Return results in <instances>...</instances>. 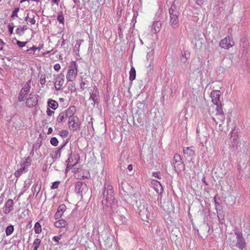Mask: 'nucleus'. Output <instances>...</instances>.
Here are the masks:
<instances>
[{
	"label": "nucleus",
	"mask_w": 250,
	"mask_h": 250,
	"mask_svg": "<svg viewBox=\"0 0 250 250\" xmlns=\"http://www.w3.org/2000/svg\"><path fill=\"white\" fill-rule=\"evenodd\" d=\"M209 113L213 117L214 121L220 126L225 121V116L222 104H214L211 105L209 109Z\"/></svg>",
	"instance_id": "f257e3e1"
},
{
	"label": "nucleus",
	"mask_w": 250,
	"mask_h": 250,
	"mask_svg": "<svg viewBox=\"0 0 250 250\" xmlns=\"http://www.w3.org/2000/svg\"><path fill=\"white\" fill-rule=\"evenodd\" d=\"M139 215L142 219L147 222L153 217V208L152 207L146 205H140L139 207Z\"/></svg>",
	"instance_id": "f03ea898"
},
{
	"label": "nucleus",
	"mask_w": 250,
	"mask_h": 250,
	"mask_svg": "<svg viewBox=\"0 0 250 250\" xmlns=\"http://www.w3.org/2000/svg\"><path fill=\"white\" fill-rule=\"evenodd\" d=\"M78 66L76 61L71 62L68 66L66 75V81L68 82H73L78 75Z\"/></svg>",
	"instance_id": "7ed1b4c3"
},
{
	"label": "nucleus",
	"mask_w": 250,
	"mask_h": 250,
	"mask_svg": "<svg viewBox=\"0 0 250 250\" xmlns=\"http://www.w3.org/2000/svg\"><path fill=\"white\" fill-rule=\"evenodd\" d=\"M73 115L71 114L69 115L68 126L70 130L76 131L80 128L81 122L77 116H73Z\"/></svg>",
	"instance_id": "20e7f679"
},
{
	"label": "nucleus",
	"mask_w": 250,
	"mask_h": 250,
	"mask_svg": "<svg viewBox=\"0 0 250 250\" xmlns=\"http://www.w3.org/2000/svg\"><path fill=\"white\" fill-rule=\"evenodd\" d=\"M219 45L222 48L229 49L234 45V42L232 38L228 36L221 40L219 42Z\"/></svg>",
	"instance_id": "39448f33"
},
{
	"label": "nucleus",
	"mask_w": 250,
	"mask_h": 250,
	"mask_svg": "<svg viewBox=\"0 0 250 250\" xmlns=\"http://www.w3.org/2000/svg\"><path fill=\"white\" fill-rule=\"evenodd\" d=\"M169 12L170 14L169 23L170 25L173 28H175L179 22L177 12L175 11L172 6L170 8Z\"/></svg>",
	"instance_id": "423d86ee"
},
{
	"label": "nucleus",
	"mask_w": 250,
	"mask_h": 250,
	"mask_svg": "<svg viewBox=\"0 0 250 250\" xmlns=\"http://www.w3.org/2000/svg\"><path fill=\"white\" fill-rule=\"evenodd\" d=\"M114 197L113 194V191L112 190H104V197L102 201L103 204H104L105 206L107 205V204H111L114 202Z\"/></svg>",
	"instance_id": "0eeeda50"
},
{
	"label": "nucleus",
	"mask_w": 250,
	"mask_h": 250,
	"mask_svg": "<svg viewBox=\"0 0 250 250\" xmlns=\"http://www.w3.org/2000/svg\"><path fill=\"white\" fill-rule=\"evenodd\" d=\"M75 110L74 106H71L68 108L65 112H62L59 114L57 117V121L58 122H62L64 119L66 118L68 116L71 114H74Z\"/></svg>",
	"instance_id": "6e6552de"
},
{
	"label": "nucleus",
	"mask_w": 250,
	"mask_h": 250,
	"mask_svg": "<svg viewBox=\"0 0 250 250\" xmlns=\"http://www.w3.org/2000/svg\"><path fill=\"white\" fill-rule=\"evenodd\" d=\"M221 92L220 90H213L210 94L211 101L214 104H222L220 101Z\"/></svg>",
	"instance_id": "1a4fd4ad"
},
{
	"label": "nucleus",
	"mask_w": 250,
	"mask_h": 250,
	"mask_svg": "<svg viewBox=\"0 0 250 250\" xmlns=\"http://www.w3.org/2000/svg\"><path fill=\"white\" fill-rule=\"evenodd\" d=\"M237 242L236 247L241 250H243L246 247V242L241 234H237Z\"/></svg>",
	"instance_id": "9d476101"
},
{
	"label": "nucleus",
	"mask_w": 250,
	"mask_h": 250,
	"mask_svg": "<svg viewBox=\"0 0 250 250\" xmlns=\"http://www.w3.org/2000/svg\"><path fill=\"white\" fill-rule=\"evenodd\" d=\"M54 81V84L56 89L57 90H60L64 83V80L63 79V76H61L60 75H57L55 78Z\"/></svg>",
	"instance_id": "9b49d317"
},
{
	"label": "nucleus",
	"mask_w": 250,
	"mask_h": 250,
	"mask_svg": "<svg viewBox=\"0 0 250 250\" xmlns=\"http://www.w3.org/2000/svg\"><path fill=\"white\" fill-rule=\"evenodd\" d=\"M66 207L64 204L60 205L58 208L56 213L54 215V217L56 219L60 218L64 212L66 210Z\"/></svg>",
	"instance_id": "f8f14e48"
},
{
	"label": "nucleus",
	"mask_w": 250,
	"mask_h": 250,
	"mask_svg": "<svg viewBox=\"0 0 250 250\" xmlns=\"http://www.w3.org/2000/svg\"><path fill=\"white\" fill-rule=\"evenodd\" d=\"M183 152L187 157H191L195 155L194 147L193 146L185 147L183 149Z\"/></svg>",
	"instance_id": "ddd939ff"
},
{
	"label": "nucleus",
	"mask_w": 250,
	"mask_h": 250,
	"mask_svg": "<svg viewBox=\"0 0 250 250\" xmlns=\"http://www.w3.org/2000/svg\"><path fill=\"white\" fill-rule=\"evenodd\" d=\"M173 165L175 171L178 173L184 170L185 169V164L182 161L179 162L174 163Z\"/></svg>",
	"instance_id": "4468645a"
},
{
	"label": "nucleus",
	"mask_w": 250,
	"mask_h": 250,
	"mask_svg": "<svg viewBox=\"0 0 250 250\" xmlns=\"http://www.w3.org/2000/svg\"><path fill=\"white\" fill-rule=\"evenodd\" d=\"M13 201L12 199H8L6 202L5 208L3 212L5 214H8L10 212L13 206Z\"/></svg>",
	"instance_id": "2eb2a0df"
},
{
	"label": "nucleus",
	"mask_w": 250,
	"mask_h": 250,
	"mask_svg": "<svg viewBox=\"0 0 250 250\" xmlns=\"http://www.w3.org/2000/svg\"><path fill=\"white\" fill-rule=\"evenodd\" d=\"M24 20L29 22L31 25H34L36 23V20L35 19V15L33 13H28L27 16L25 17Z\"/></svg>",
	"instance_id": "dca6fc26"
},
{
	"label": "nucleus",
	"mask_w": 250,
	"mask_h": 250,
	"mask_svg": "<svg viewBox=\"0 0 250 250\" xmlns=\"http://www.w3.org/2000/svg\"><path fill=\"white\" fill-rule=\"evenodd\" d=\"M67 225V223L64 219H59L54 222V226L58 228L65 227Z\"/></svg>",
	"instance_id": "f3484780"
},
{
	"label": "nucleus",
	"mask_w": 250,
	"mask_h": 250,
	"mask_svg": "<svg viewBox=\"0 0 250 250\" xmlns=\"http://www.w3.org/2000/svg\"><path fill=\"white\" fill-rule=\"evenodd\" d=\"M48 105L49 107L55 110L58 107V104L56 101L50 100L48 102Z\"/></svg>",
	"instance_id": "a211bd4d"
},
{
	"label": "nucleus",
	"mask_w": 250,
	"mask_h": 250,
	"mask_svg": "<svg viewBox=\"0 0 250 250\" xmlns=\"http://www.w3.org/2000/svg\"><path fill=\"white\" fill-rule=\"evenodd\" d=\"M162 24L160 21H157L153 25V29L155 33L159 32L161 28Z\"/></svg>",
	"instance_id": "6ab92c4d"
},
{
	"label": "nucleus",
	"mask_w": 250,
	"mask_h": 250,
	"mask_svg": "<svg viewBox=\"0 0 250 250\" xmlns=\"http://www.w3.org/2000/svg\"><path fill=\"white\" fill-rule=\"evenodd\" d=\"M41 240L40 239L36 238L35 239L33 244L32 250H38L41 245Z\"/></svg>",
	"instance_id": "aec40b11"
},
{
	"label": "nucleus",
	"mask_w": 250,
	"mask_h": 250,
	"mask_svg": "<svg viewBox=\"0 0 250 250\" xmlns=\"http://www.w3.org/2000/svg\"><path fill=\"white\" fill-rule=\"evenodd\" d=\"M136 78V70L134 67H132L129 72V80L133 81Z\"/></svg>",
	"instance_id": "412c9836"
},
{
	"label": "nucleus",
	"mask_w": 250,
	"mask_h": 250,
	"mask_svg": "<svg viewBox=\"0 0 250 250\" xmlns=\"http://www.w3.org/2000/svg\"><path fill=\"white\" fill-rule=\"evenodd\" d=\"M62 147V146L60 148L58 149V150L54 151L51 154L52 158H56L60 157L61 155V149Z\"/></svg>",
	"instance_id": "4be33fe9"
},
{
	"label": "nucleus",
	"mask_w": 250,
	"mask_h": 250,
	"mask_svg": "<svg viewBox=\"0 0 250 250\" xmlns=\"http://www.w3.org/2000/svg\"><path fill=\"white\" fill-rule=\"evenodd\" d=\"M34 231L35 233L40 234L42 231V226L39 222H36L34 226Z\"/></svg>",
	"instance_id": "5701e85b"
},
{
	"label": "nucleus",
	"mask_w": 250,
	"mask_h": 250,
	"mask_svg": "<svg viewBox=\"0 0 250 250\" xmlns=\"http://www.w3.org/2000/svg\"><path fill=\"white\" fill-rule=\"evenodd\" d=\"M14 230V226L12 225L7 226L5 229V233L7 236L11 235Z\"/></svg>",
	"instance_id": "b1692460"
},
{
	"label": "nucleus",
	"mask_w": 250,
	"mask_h": 250,
	"mask_svg": "<svg viewBox=\"0 0 250 250\" xmlns=\"http://www.w3.org/2000/svg\"><path fill=\"white\" fill-rule=\"evenodd\" d=\"M31 160L29 157L26 158L21 165L22 167H24L25 169L26 167H29L31 165Z\"/></svg>",
	"instance_id": "393cba45"
},
{
	"label": "nucleus",
	"mask_w": 250,
	"mask_h": 250,
	"mask_svg": "<svg viewBox=\"0 0 250 250\" xmlns=\"http://www.w3.org/2000/svg\"><path fill=\"white\" fill-rule=\"evenodd\" d=\"M27 29V26L23 25L22 27H20L16 29V33L21 35V33H23L24 31Z\"/></svg>",
	"instance_id": "a878e982"
},
{
	"label": "nucleus",
	"mask_w": 250,
	"mask_h": 250,
	"mask_svg": "<svg viewBox=\"0 0 250 250\" xmlns=\"http://www.w3.org/2000/svg\"><path fill=\"white\" fill-rule=\"evenodd\" d=\"M38 49V47L36 46L33 45L32 47L26 50V52L28 53L29 55L33 56L34 54V52Z\"/></svg>",
	"instance_id": "bb28decb"
},
{
	"label": "nucleus",
	"mask_w": 250,
	"mask_h": 250,
	"mask_svg": "<svg viewBox=\"0 0 250 250\" xmlns=\"http://www.w3.org/2000/svg\"><path fill=\"white\" fill-rule=\"evenodd\" d=\"M25 170L24 167H21L20 169H18L15 173V175L16 177H20L23 172Z\"/></svg>",
	"instance_id": "cd10ccee"
},
{
	"label": "nucleus",
	"mask_w": 250,
	"mask_h": 250,
	"mask_svg": "<svg viewBox=\"0 0 250 250\" xmlns=\"http://www.w3.org/2000/svg\"><path fill=\"white\" fill-rule=\"evenodd\" d=\"M50 143L52 146H56L58 145L59 141L57 138L54 137L51 138Z\"/></svg>",
	"instance_id": "c85d7f7f"
},
{
	"label": "nucleus",
	"mask_w": 250,
	"mask_h": 250,
	"mask_svg": "<svg viewBox=\"0 0 250 250\" xmlns=\"http://www.w3.org/2000/svg\"><path fill=\"white\" fill-rule=\"evenodd\" d=\"M173 163L176 162H179L180 161H182V158L180 155L178 154H175L173 158Z\"/></svg>",
	"instance_id": "c756f323"
},
{
	"label": "nucleus",
	"mask_w": 250,
	"mask_h": 250,
	"mask_svg": "<svg viewBox=\"0 0 250 250\" xmlns=\"http://www.w3.org/2000/svg\"><path fill=\"white\" fill-rule=\"evenodd\" d=\"M69 134L68 131L67 130H62L59 132V135L64 138H66Z\"/></svg>",
	"instance_id": "7c9ffc66"
},
{
	"label": "nucleus",
	"mask_w": 250,
	"mask_h": 250,
	"mask_svg": "<svg viewBox=\"0 0 250 250\" xmlns=\"http://www.w3.org/2000/svg\"><path fill=\"white\" fill-rule=\"evenodd\" d=\"M20 9L19 8H16L14 9V10L12 12L11 18L14 19L15 17H18V13Z\"/></svg>",
	"instance_id": "2f4dec72"
},
{
	"label": "nucleus",
	"mask_w": 250,
	"mask_h": 250,
	"mask_svg": "<svg viewBox=\"0 0 250 250\" xmlns=\"http://www.w3.org/2000/svg\"><path fill=\"white\" fill-rule=\"evenodd\" d=\"M30 87H26L22 88L21 91V92L23 93L24 96H27L29 91Z\"/></svg>",
	"instance_id": "473e14b6"
},
{
	"label": "nucleus",
	"mask_w": 250,
	"mask_h": 250,
	"mask_svg": "<svg viewBox=\"0 0 250 250\" xmlns=\"http://www.w3.org/2000/svg\"><path fill=\"white\" fill-rule=\"evenodd\" d=\"M9 32L10 35L12 34L13 33V29L14 27V24L13 23H10L8 25Z\"/></svg>",
	"instance_id": "72a5a7b5"
},
{
	"label": "nucleus",
	"mask_w": 250,
	"mask_h": 250,
	"mask_svg": "<svg viewBox=\"0 0 250 250\" xmlns=\"http://www.w3.org/2000/svg\"><path fill=\"white\" fill-rule=\"evenodd\" d=\"M26 98V96H24V95L23 93L21 92L18 97V99L19 101L21 102L24 101L25 100Z\"/></svg>",
	"instance_id": "f704fd0d"
},
{
	"label": "nucleus",
	"mask_w": 250,
	"mask_h": 250,
	"mask_svg": "<svg viewBox=\"0 0 250 250\" xmlns=\"http://www.w3.org/2000/svg\"><path fill=\"white\" fill-rule=\"evenodd\" d=\"M27 43V42H22L19 41H17V44L18 45V46L20 47H22L25 46L26 44Z\"/></svg>",
	"instance_id": "c9c22d12"
},
{
	"label": "nucleus",
	"mask_w": 250,
	"mask_h": 250,
	"mask_svg": "<svg viewBox=\"0 0 250 250\" xmlns=\"http://www.w3.org/2000/svg\"><path fill=\"white\" fill-rule=\"evenodd\" d=\"M62 234H60L58 236H54L53 238V240L55 242H57L58 243H59V241L62 238Z\"/></svg>",
	"instance_id": "e433bc0d"
},
{
	"label": "nucleus",
	"mask_w": 250,
	"mask_h": 250,
	"mask_svg": "<svg viewBox=\"0 0 250 250\" xmlns=\"http://www.w3.org/2000/svg\"><path fill=\"white\" fill-rule=\"evenodd\" d=\"M60 182L59 181L54 182L51 187V189H55L58 188L59 185L60 184Z\"/></svg>",
	"instance_id": "4c0bfd02"
},
{
	"label": "nucleus",
	"mask_w": 250,
	"mask_h": 250,
	"mask_svg": "<svg viewBox=\"0 0 250 250\" xmlns=\"http://www.w3.org/2000/svg\"><path fill=\"white\" fill-rule=\"evenodd\" d=\"M57 20L60 23H63V22H64L63 16L62 14L58 15V16L57 17Z\"/></svg>",
	"instance_id": "58836bf2"
},
{
	"label": "nucleus",
	"mask_w": 250,
	"mask_h": 250,
	"mask_svg": "<svg viewBox=\"0 0 250 250\" xmlns=\"http://www.w3.org/2000/svg\"><path fill=\"white\" fill-rule=\"evenodd\" d=\"M54 68L56 71H59L61 69V65L59 63H56L54 65Z\"/></svg>",
	"instance_id": "ea45409f"
},
{
	"label": "nucleus",
	"mask_w": 250,
	"mask_h": 250,
	"mask_svg": "<svg viewBox=\"0 0 250 250\" xmlns=\"http://www.w3.org/2000/svg\"><path fill=\"white\" fill-rule=\"evenodd\" d=\"M46 113L48 116H51L52 115V114L54 113V112L53 111L51 110L50 109L48 108L47 109Z\"/></svg>",
	"instance_id": "a19ab883"
},
{
	"label": "nucleus",
	"mask_w": 250,
	"mask_h": 250,
	"mask_svg": "<svg viewBox=\"0 0 250 250\" xmlns=\"http://www.w3.org/2000/svg\"><path fill=\"white\" fill-rule=\"evenodd\" d=\"M5 43L0 39V50H2Z\"/></svg>",
	"instance_id": "79ce46f5"
},
{
	"label": "nucleus",
	"mask_w": 250,
	"mask_h": 250,
	"mask_svg": "<svg viewBox=\"0 0 250 250\" xmlns=\"http://www.w3.org/2000/svg\"><path fill=\"white\" fill-rule=\"evenodd\" d=\"M85 83L84 82H82L80 85L81 89H82V90H83L85 88Z\"/></svg>",
	"instance_id": "37998d69"
},
{
	"label": "nucleus",
	"mask_w": 250,
	"mask_h": 250,
	"mask_svg": "<svg viewBox=\"0 0 250 250\" xmlns=\"http://www.w3.org/2000/svg\"><path fill=\"white\" fill-rule=\"evenodd\" d=\"M46 81H45V78H41L40 80V83L42 85H44Z\"/></svg>",
	"instance_id": "c03bdc74"
},
{
	"label": "nucleus",
	"mask_w": 250,
	"mask_h": 250,
	"mask_svg": "<svg viewBox=\"0 0 250 250\" xmlns=\"http://www.w3.org/2000/svg\"><path fill=\"white\" fill-rule=\"evenodd\" d=\"M129 171H132L133 169V166L132 165H129L127 167Z\"/></svg>",
	"instance_id": "a18cd8bd"
},
{
	"label": "nucleus",
	"mask_w": 250,
	"mask_h": 250,
	"mask_svg": "<svg viewBox=\"0 0 250 250\" xmlns=\"http://www.w3.org/2000/svg\"><path fill=\"white\" fill-rule=\"evenodd\" d=\"M52 1L53 3L56 4L57 5H58L59 0H52Z\"/></svg>",
	"instance_id": "49530a36"
},
{
	"label": "nucleus",
	"mask_w": 250,
	"mask_h": 250,
	"mask_svg": "<svg viewBox=\"0 0 250 250\" xmlns=\"http://www.w3.org/2000/svg\"><path fill=\"white\" fill-rule=\"evenodd\" d=\"M53 131V129L51 127H49L48 129V132H47V134H50L51 133H52Z\"/></svg>",
	"instance_id": "de8ad7c7"
},
{
	"label": "nucleus",
	"mask_w": 250,
	"mask_h": 250,
	"mask_svg": "<svg viewBox=\"0 0 250 250\" xmlns=\"http://www.w3.org/2000/svg\"><path fill=\"white\" fill-rule=\"evenodd\" d=\"M81 42L77 41L75 47H76V46H78V48H79L81 45Z\"/></svg>",
	"instance_id": "09e8293b"
},
{
	"label": "nucleus",
	"mask_w": 250,
	"mask_h": 250,
	"mask_svg": "<svg viewBox=\"0 0 250 250\" xmlns=\"http://www.w3.org/2000/svg\"><path fill=\"white\" fill-rule=\"evenodd\" d=\"M3 202V198L1 197H0V205L2 204Z\"/></svg>",
	"instance_id": "8fccbe9b"
},
{
	"label": "nucleus",
	"mask_w": 250,
	"mask_h": 250,
	"mask_svg": "<svg viewBox=\"0 0 250 250\" xmlns=\"http://www.w3.org/2000/svg\"><path fill=\"white\" fill-rule=\"evenodd\" d=\"M153 176H154L155 177H157L158 178H160V177L158 175V173H154L153 174Z\"/></svg>",
	"instance_id": "3c124183"
},
{
	"label": "nucleus",
	"mask_w": 250,
	"mask_h": 250,
	"mask_svg": "<svg viewBox=\"0 0 250 250\" xmlns=\"http://www.w3.org/2000/svg\"><path fill=\"white\" fill-rule=\"evenodd\" d=\"M29 1L30 0H21V2H23V1Z\"/></svg>",
	"instance_id": "603ef678"
},
{
	"label": "nucleus",
	"mask_w": 250,
	"mask_h": 250,
	"mask_svg": "<svg viewBox=\"0 0 250 250\" xmlns=\"http://www.w3.org/2000/svg\"><path fill=\"white\" fill-rule=\"evenodd\" d=\"M36 102L35 101V102H34V104H32V105H33L34 104H36Z\"/></svg>",
	"instance_id": "864d4df0"
}]
</instances>
